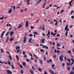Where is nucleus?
I'll return each instance as SVG.
<instances>
[{
  "mask_svg": "<svg viewBox=\"0 0 74 74\" xmlns=\"http://www.w3.org/2000/svg\"><path fill=\"white\" fill-rule=\"evenodd\" d=\"M63 57H64V56L62 55H61L60 57V60L61 62H62L63 61Z\"/></svg>",
  "mask_w": 74,
  "mask_h": 74,
  "instance_id": "nucleus-1",
  "label": "nucleus"
},
{
  "mask_svg": "<svg viewBox=\"0 0 74 74\" xmlns=\"http://www.w3.org/2000/svg\"><path fill=\"white\" fill-rule=\"evenodd\" d=\"M5 33V31H3L1 34V38H3V36H4V33Z\"/></svg>",
  "mask_w": 74,
  "mask_h": 74,
  "instance_id": "nucleus-2",
  "label": "nucleus"
},
{
  "mask_svg": "<svg viewBox=\"0 0 74 74\" xmlns=\"http://www.w3.org/2000/svg\"><path fill=\"white\" fill-rule=\"evenodd\" d=\"M29 26V22L27 21H26L25 23L26 27H28Z\"/></svg>",
  "mask_w": 74,
  "mask_h": 74,
  "instance_id": "nucleus-3",
  "label": "nucleus"
},
{
  "mask_svg": "<svg viewBox=\"0 0 74 74\" xmlns=\"http://www.w3.org/2000/svg\"><path fill=\"white\" fill-rule=\"evenodd\" d=\"M27 39V37H24V40L23 42L24 43H26V40Z\"/></svg>",
  "mask_w": 74,
  "mask_h": 74,
  "instance_id": "nucleus-4",
  "label": "nucleus"
},
{
  "mask_svg": "<svg viewBox=\"0 0 74 74\" xmlns=\"http://www.w3.org/2000/svg\"><path fill=\"white\" fill-rule=\"evenodd\" d=\"M6 71L7 73H8L9 74H11L12 73V72H11V71L8 70H7Z\"/></svg>",
  "mask_w": 74,
  "mask_h": 74,
  "instance_id": "nucleus-5",
  "label": "nucleus"
},
{
  "mask_svg": "<svg viewBox=\"0 0 74 74\" xmlns=\"http://www.w3.org/2000/svg\"><path fill=\"white\" fill-rule=\"evenodd\" d=\"M32 40V37L28 41V42L30 43V44L33 43V42L31 41V40Z\"/></svg>",
  "mask_w": 74,
  "mask_h": 74,
  "instance_id": "nucleus-6",
  "label": "nucleus"
},
{
  "mask_svg": "<svg viewBox=\"0 0 74 74\" xmlns=\"http://www.w3.org/2000/svg\"><path fill=\"white\" fill-rule=\"evenodd\" d=\"M29 72L31 74H34L33 71L32 69H29Z\"/></svg>",
  "mask_w": 74,
  "mask_h": 74,
  "instance_id": "nucleus-7",
  "label": "nucleus"
},
{
  "mask_svg": "<svg viewBox=\"0 0 74 74\" xmlns=\"http://www.w3.org/2000/svg\"><path fill=\"white\" fill-rule=\"evenodd\" d=\"M14 32H11L10 33V36H12L14 34Z\"/></svg>",
  "mask_w": 74,
  "mask_h": 74,
  "instance_id": "nucleus-8",
  "label": "nucleus"
},
{
  "mask_svg": "<svg viewBox=\"0 0 74 74\" xmlns=\"http://www.w3.org/2000/svg\"><path fill=\"white\" fill-rule=\"evenodd\" d=\"M42 48H46V49H48V47L46 45H45V46H44V45H43L42 46Z\"/></svg>",
  "mask_w": 74,
  "mask_h": 74,
  "instance_id": "nucleus-9",
  "label": "nucleus"
},
{
  "mask_svg": "<svg viewBox=\"0 0 74 74\" xmlns=\"http://www.w3.org/2000/svg\"><path fill=\"white\" fill-rule=\"evenodd\" d=\"M46 5V2H45L43 5V8H44V7H45V6Z\"/></svg>",
  "mask_w": 74,
  "mask_h": 74,
  "instance_id": "nucleus-10",
  "label": "nucleus"
},
{
  "mask_svg": "<svg viewBox=\"0 0 74 74\" xmlns=\"http://www.w3.org/2000/svg\"><path fill=\"white\" fill-rule=\"evenodd\" d=\"M8 57L9 59H10V60H12V57H11V55H9L8 56Z\"/></svg>",
  "mask_w": 74,
  "mask_h": 74,
  "instance_id": "nucleus-11",
  "label": "nucleus"
},
{
  "mask_svg": "<svg viewBox=\"0 0 74 74\" xmlns=\"http://www.w3.org/2000/svg\"><path fill=\"white\" fill-rule=\"evenodd\" d=\"M11 12H12V9L11 8L9 10L8 13V14H10L11 13Z\"/></svg>",
  "mask_w": 74,
  "mask_h": 74,
  "instance_id": "nucleus-12",
  "label": "nucleus"
},
{
  "mask_svg": "<svg viewBox=\"0 0 74 74\" xmlns=\"http://www.w3.org/2000/svg\"><path fill=\"white\" fill-rule=\"evenodd\" d=\"M47 36H48L49 35H50V32H49V31L48 30V32L47 33Z\"/></svg>",
  "mask_w": 74,
  "mask_h": 74,
  "instance_id": "nucleus-13",
  "label": "nucleus"
},
{
  "mask_svg": "<svg viewBox=\"0 0 74 74\" xmlns=\"http://www.w3.org/2000/svg\"><path fill=\"white\" fill-rule=\"evenodd\" d=\"M16 58L17 61H19V57L17 55L16 56Z\"/></svg>",
  "mask_w": 74,
  "mask_h": 74,
  "instance_id": "nucleus-14",
  "label": "nucleus"
},
{
  "mask_svg": "<svg viewBox=\"0 0 74 74\" xmlns=\"http://www.w3.org/2000/svg\"><path fill=\"white\" fill-rule=\"evenodd\" d=\"M45 41V39L44 38H43L42 41H41L42 42V43H44V41Z\"/></svg>",
  "mask_w": 74,
  "mask_h": 74,
  "instance_id": "nucleus-15",
  "label": "nucleus"
},
{
  "mask_svg": "<svg viewBox=\"0 0 74 74\" xmlns=\"http://www.w3.org/2000/svg\"><path fill=\"white\" fill-rule=\"evenodd\" d=\"M42 1V0H39V1H38L37 2V4H39L41 1Z\"/></svg>",
  "mask_w": 74,
  "mask_h": 74,
  "instance_id": "nucleus-16",
  "label": "nucleus"
},
{
  "mask_svg": "<svg viewBox=\"0 0 74 74\" xmlns=\"http://www.w3.org/2000/svg\"><path fill=\"white\" fill-rule=\"evenodd\" d=\"M38 70H39V71H40V72H41V71H42V69L40 68H38Z\"/></svg>",
  "mask_w": 74,
  "mask_h": 74,
  "instance_id": "nucleus-17",
  "label": "nucleus"
},
{
  "mask_svg": "<svg viewBox=\"0 0 74 74\" xmlns=\"http://www.w3.org/2000/svg\"><path fill=\"white\" fill-rule=\"evenodd\" d=\"M33 34L35 35H37L38 33L37 32H34L33 33Z\"/></svg>",
  "mask_w": 74,
  "mask_h": 74,
  "instance_id": "nucleus-18",
  "label": "nucleus"
},
{
  "mask_svg": "<svg viewBox=\"0 0 74 74\" xmlns=\"http://www.w3.org/2000/svg\"><path fill=\"white\" fill-rule=\"evenodd\" d=\"M12 40H14V38H10L9 39V41H12Z\"/></svg>",
  "mask_w": 74,
  "mask_h": 74,
  "instance_id": "nucleus-19",
  "label": "nucleus"
},
{
  "mask_svg": "<svg viewBox=\"0 0 74 74\" xmlns=\"http://www.w3.org/2000/svg\"><path fill=\"white\" fill-rule=\"evenodd\" d=\"M34 56L35 58L36 59H38V57L35 54H34Z\"/></svg>",
  "mask_w": 74,
  "mask_h": 74,
  "instance_id": "nucleus-20",
  "label": "nucleus"
},
{
  "mask_svg": "<svg viewBox=\"0 0 74 74\" xmlns=\"http://www.w3.org/2000/svg\"><path fill=\"white\" fill-rule=\"evenodd\" d=\"M43 58L44 60H45V61H46V60H47V58H46V57H45V56H44Z\"/></svg>",
  "mask_w": 74,
  "mask_h": 74,
  "instance_id": "nucleus-21",
  "label": "nucleus"
},
{
  "mask_svg": "<svg viewBox=\"0 0 74 74\" xmlns=\"http://www.w3.org/2000/svg\"><path fill=\"white\" fill-rule=\"evenodd\" d=\"M9 33H10V32H8L6 34L5 36H8V34H9Z\"/></svg>",
  "mask_w": 74,
  "mask_h": 74,
  "instance_id": "nucleus-22",
  "label": "nucleus"
},
{
  "mask_svg": "<svg viewBox=\"0 0 74 74\" xmlns=\"http://www.w3.org/2000/svg\"><path fill=\"white\" fill-rule=\"evenodd\" d=\"M26 63L25 62H24L23 63V65L24 66H26Z\"/></svg>",
  "mask_w": 74,
  "mask_h": 74,
  "instance_id": "nucleus-23",
  "label": "nucleus"
},
{
  "mask_svg": "<svg viewBox=\"0 0 74 74\" xmlns=\"http://www.w3.org/2000/svg\"><path fill=\"white\" fill-rule=\"evenodd\" d=\"M8 40H9V37H8L6 40V42H8Z\"/></svg>",
  "mask_w": 74,
  "mask_h": 74,
  "instance_id": "nucleus-24",
  "label": "nucleus"
},
{
  "mask_svg": "<svg viewBox=\"0 0 74 74\" xmlns=\"http://www.w3.org/2000/svg\"><path fill=\"white\" fill-rule=\"evenodd\" d=\"M57 47H60V44L59 43H58L56 45Z\"/></svg>",
  "mask_w": 74,
  "mask_h": 74,
  "instance_id": "nucleus-25",
  "label": "nucleus"
},
{
  "mask_svg": "<svg viewBox=\"0 0 74 74\" xmlns=\"http://www.w3.org/2000/svg\"><path fill=\"white\" fill-rule=\"evenodd\" d=\"M16 49H19L20 48V47L19 46H18L17 47L16 46Z\"/></svg>",
  "mask_w": 74,
  "mask_h": 74,
  "instance_id": "nucleus-26",
  "label": "nucleus"
},
{
  "mask_svg": "<svg viewBox=\"0 0 74 74\" xmlns=\"http://www.w3.org/2000/svg\"><path fill=\"white\" fill-rule=\"evenodd\" d=\"M69 74H74V72L71 71V72L69 73Z\"/></svg>",
  "mask_w": 74,
  "mask_h": 74,
  "instance_id": "nucleus-27",
  "label": "nucleus"
},
{
  "mask_svg": "<svg viewBox=\"0 0 74 74\" xmlns=\"http://www.w3.org/2000/svg\"><path fill=\"white\" fill-rule=\"evenodd\" d=\"M68 34V32L66 31V33H65V35H66V37L67 36Z\"/></svg>",
  "mask_w": 74,
  "mask_h": 74,
  "instance_id": "nucleus-28",
  "label": "nucleus"
},
{
  "mask_svg": "<svg viewBox=\"0 0 74 74\" xmlns=\"http://www.w3.org/2000/svg\"><path fill=\"white\" fill-rule=\"evenodd\" d=\"M57 53H60V50H58L57 51Z\"/></svg>",
  "mask_w": 74,
  "mask_h": 74,
  "instance_id": "nucleus-29",
  "label": "nucleus"
},
{
  "mask_svg": "<svg viewBox=\"0 0 74 74\" xmlns=\"http://www.w3.org/2000/svg\"><path fill=\"white\" fill-rule=\"evenodd\" d=\"M1 53H4V51H3V50L2 49H1Z\"/></svg>",
  "mask_w": 74,
  "mask_h": 74,
  "instance_id": "nucleus-30",
  "label": "nucleus"
},
{
  "mask_svg": "<svg viewBox=\"0 0 74 74\" xmlns=\"http://www.w3.org/2000/svg\"><path fill=\"white\" fill-rule=\"evenodd\" d=\"M40 62L41 63V64H42V60H40Z\"/></svg>",
  "mask_w": 74,
  "mask_h": 74,
  "instance_id": "nucleus-31",
  "label": "nucleus"
},
{
  "mask_svg": "<svg viewBox=\"0 0 74 74\" xmlns=\"http://www.w3.org/2000/svg\"><path fill=\"white\" fill-rule=\"evenodd\" d=\"M67 60L69 62H70V58H67Z\"/></svg>",
  "mask_w": 74,
  "mask_h": 74,
  "instance_id": "nucleus-32",
  "label": "nucleus"
},
{
  "mask_svg": "<svg viewBox=\"0 0 74 74\" xmlns=\"http://www.w3.org/2000/svg\"><path fill=\"white\" fill-rule=\"evenodd\" d=\"M53 58H56V55H53Z\"/></svg>",
  "mask_w": 74,
  "mask_h": 74,
  "instance_id": "nucleus-33",
  "label": "nucleus"
},
{
  "mask_svg": "<svg viewBox=\"0 0 74 74\" xmlns=\"http://www.w3.org/2000/svg\"><path fill=\"white\" fill-rule=\"evenodd\" d=\"M4 17H1L0 18V20L1 19V20H3V19H4Z\"/></svg>",
  "mask_w": 74,
  "mask_h": 74,
  "instance_id": "nucleus-34",
  "label": "nucleus"
},
{
  "mask_svg": "<svg viewBox=\"0 0 74 74\" xmlns=\"http://www.w3.org/2000/svg\"><path fill=\"white\" fill-rule=\"evenodd\" d=\"M58 22L57 21H56V22L55 24V26H57V25H58Z\"/></svg>",
  "mask_w": 74,
  "mask_h": 74,
  "instance_id": "nucleus-35",
  "label": "nucleus"
},
{
  "mask_svg": "<svg viewBox=\"0 0 74 74\" xmlns=\"http://www.w3.org/2000/svg\"><path fill=\"white\" fill-rule=\"evenodd\" d=\"M23 70L22 69L21 70V74H23Z\"/></svg>",
  "mask_w": 74,
  "mask_h": 74,
  "instance_id": "nucleus-36",
  "label": "nucleus"
},
{
  "mask_svg": "<svg viewBox=\"0 0 74 74\" xmlns=\"http://www.w3.org/2000/svg\"><path fill=\"white\" fill-rule=\"evenodd\" d=\"M73 12H74V10H72V11L71 12V15H72L73 13Z\"/></svg>",
  "mask_w": 74,
  "mask_h": 74,
  "instance_id": "nucleus-37",
  "label": "nucleus"
},
{
  "mask_svg": "<svg viewBox=\"0 0 74 74\" xmlns=\"http://www.w3.org/2000/svg\"><path fill=\"white\" fill-rule=\"evenodd\" d=\"M33 34H31L29 35V37H33Z\"/></svg>",
  "mask_w": 74,
  "mask_h": 74,
  "instance_id": "nucleus-38",
  "label": "nucleus"
},
{
  "mask_svg": "<svg viewBox=\"0 0 74 74\" xmlns=\"http://www.w3.org/2000/svg\"><path fill=\"white\" fill-rule=\"evenodd\" d=\"M40 52H44V51L43 49H41L40 50Z\"/></svg>",
  "mask_w": 74,
  "mask_h": 74,
  "instance_id": "nucleus-39",
  "label": "nucleus"
},
{
  "mask_svg": "<svg viewBox=\"0 0 74 74\" xmlns=\"http://www.w3.org/2000/svg\"><path fill=\"white\" fill-rule=\"evenodd\" d=\"M68 70H69L70 69V67L68 66L67 68Z\"/></svg>",
  "mask_w": 74,
  "mask_h": 74,
  "instance_id": "nucleus-40",
  "label": "nucleus"
},
{
  "mask_svg": "<svg viewBox=\"0 0 74 74\" xmlns=\"http://www.w3.org/2000/svg\"><path fill=\"white\" fill-rule=\"evenodd\" d=\"M8 64H9V65H11V62L8 61Z\"/></svg>",
  "mask_w": 74,
  "mask_h": 74,
  "instance_id": "nucleus-41",
  "label": "nucleus"
},
{
  "mask_svg": "<svg viewBox=\"0 0 74 74\" xmlns=\"http://www.w3.org/2000/svg\"><path fill=\"white\" fill-rule=\"evenodd\" d=\"M23 55H25V54H26V53L24 51H23Z\"/></svg>",
  "mask_w": 74,
  "mask_h": 74,
  "instance_id": "nucleus-42",
  "label": "nucleus"
},
{
  "mask_svg": "<svg viewBox=\"0 0 74 74\" xmlns=\"http://www.w3.org/2000/svg\"><path fill=\"white\" fill-rule=\"evenodd\" d=\"M32 69H33L34 70V71H36V69H35V68H34V66H32Z\"/></svg>",
  "mask_w": 74,
  "mask_h": 74,
  "instance_id": "nucleus-43",
  "label": "nucleus"
},
{
  "mask_svg": "<svg viewBox=\"0 0 74 74\" xmlns=\"http://www.w3.org/2000/svg\"><path fill=\"white\" fill-rule=\"evenodd\" d=\"M73 0H72L71 1H70L69 3L71 4V3L72 2H73Z\"/></svg>",
  "mask_w": 74,
  "mask_h": 74,
  "instance_id": "nucleus-44",
  "label": "nucleus"
},
{
  "mask_svg": "<svg viewBox=\"0 0 74 74\" xmlns=\"http://www.w3.org/2000/svg\"><path fill=\"white\" fill-rule=\"evenodd\" d=\"M50 73H53V71H52V70H50L49 71Z\"/></svg>",
  "mask_w": 74,
  "mask_h": 74,
  "instance_id": "nucleus-45",
  "label": "nucleus"
},
{
  "mask_svg": "<svg viewBox=\"0 0 74 74\" xmlns=\"http://www.w3.org/2000/svg\"><path fill=\"white\" fill-rule=\"evenodd\" d=\"M56 33H54V34H53V37H55V35H56Z\"/></svg>",
  "mask_w": 74,
  "mask_h": 74,
  "instance_id": "nucleus-46",
  "label": "nucleus"
},
{
  "mask_svg": "<svg viewBox=\"0 0 74 74\" xmlns=\"http://www.w3.org/2000/svg\"><path fill=\"white\" fill-rule=\"evenodd\" d=\"M12 28V27H11L9 29V30H11Z\"/></svg>",
  "mask_w": 74,
  "mask_h": 74,
  "instance_id": "nucleus-47",
  "label": "nucleus"
},
{
  "mask_svg": "<svg viewBox=\"0 0 74 74\" xmlns=\"http://www.w3.org/2000/svg\"><path fill=\"white\" fill-rule=\"evenodd\" d=\"M50 24H53V21H51L50 23Z\"/></svg>",
  "mask_w": 74,
  "mask_h": 74,
  "instance_id": "nucleus-48",
  "label": "nucleus"
},
{
  "mask_svg": "<svg viewBox=\"0 0 74 74\" xmlns=\"http://www.w3.org/2000/svg\"><path fill=\"white\" fill-rule=\"evenodd\" d=\"M44 26L42 28V29L43 31H44V30H45V29H44Z\"/></svg>",
  "mask_w": 74,
  "mask_h": 74,
  "instance_id": "nucleus-49",
  "label": "nucleus"
},
{
  "mask_svg": "<svg viewBox=\"0 0 74 74\" xmlns=\"http://www.w3.org/2000/svg\"><path fill=\"white\" fill-rule=\"evenodd\" d=\"M12 69H14V65L13 64H12Z\"/></svg>",
  "mask_w": 74,
  "mask_h": 74,
  "instance_id": "nucleus-50",
  "label": "nucleus"
},
{
  "mask_svg": "<svg viewBox=\"0 0 74 74\" xmlns=\"http://www.w3.org/2000/svg\"><path fill=\"white\" fill-rule=\"evenodd\" d=\"M55 67V65H54V64H52V67L53 68V67Z\"/></svg>",
  "mask_w": 74,
  "mask_h": 74,
  "instance_id": "nucleus-51",
  "label": "nucleus"
},
{
  "mask_svg": "<svg viewBox=\"0 0 74 74\" xmlns=\"http://www.w3.org/2000/svg\"><path fill=\"white\" fill-rule=\"evenodd\" d=\"M67 29H68V27H65L64 29V30H66Z\"/></svg>",
  "mask_w": 74,
  "mask_h": 74,
  "instance_id": "nucleus-52",
  "label": "nucleus"
},
{
  "mask_svg": "<svg viewBox=\"0 0 74 74\" xmlns=\"http://www.w3.org/2000/svg\"><path fill=\"white\" fill-rule=\"evenodd\" d=\"M31 29H34V27L31 26Z\"/></svg>",
  "mask_w": 74,
  "mask_h": 74,
  "instance_id": "nucleus-53",
  "label": "nucleus"
},
{
  "mask_svg": "<svg viewBox=\"0 0 74 74\" xmlns=\"http://www.w3.org/2000/svg\"><path fill=\"white\" fill-rule=\"evenodd\" d=\"M20 66L21 69H23V66H22V65L21 64Z\"/></svg>",
  "mask_w": 74,
  "mask_h": 74,
  "instance_id": "nucleus-54",
  "label": "nucleus"
},
{
  "mask_svg": "<svg viewBox=\"0 0 74 74\" xmlns=\"http://www.w3.org/2000/svg\"><path fill=\"white\" fill-rule=\"evenodd\" d=\"M27 61V62H30V60H29V59H26Z\"/></svg>",
  "mask_w": 74,
  "mask_h": 74,
  "instance_id": "nucleus-55",
  "label": "nucleus"
},
{
  "mask_svg": "<svg viewBox=\"0 0 74 74\" xmlns=\"http://www.w3.org/2000/svg\"><path fill=\"white\" fill-rule=\"evenodd\" d=\"M66 64L67 66H69V65H70V64L69 63H67Z\"/></svg>",
  "mask_w": 74,
  "mask_h": 74,
  "instance_id": "nucleus-56",
  "label": "nucleus"
},
{
  "mask_svg": "<svg viewBox=\"0 0 74 74\" xmlns=\"http://www.w3.org/2000/svg\"><path fill=\"white\" fill-rule=\"evenodd\" d=\"M0 63H1V64H4V63H3L2 61H0Z\"/></svg>",
  "mask_w": 74,
  "mask_h": 74,
  "instance_id": "nucleus-57",
  "label": "nucleus"
},
{
  "mask_svg": "<svg viewBox=\"0 0 74 74\" xmlns=\"http://www.w3.org/2000/svg\"><path fill=\"white\" fill-rule=\"evenodd\" d=\"M64 11V10H62L61 11V13H62Z\"/></svg>",
  "mask_w": 74,
  "mask_h": 74,
  "instance_id": "nucleus-58",
  "label": "nucleus"
},
{
  "mask_svg": "<svg viewBox=\"0 0 74 74\" xmlns=\"http://www.w3.org/2000/svg\"><path fill=\"white\" fill-rule=\"evenodd\" d=\"M71 52V51L69 50L68 51V53H70Z\"/></svg>",
  "mask_w": 74,
  "mask_h": 74,
  "instance_id": "nucleus-59",
  "label": "nucleus"
},
{
  "mask_svg": "<svg viewBox=\"0 0 74 74\" xmlns=\"http://www.w3.org/2000/svg\"><path fill=\"white\" fill-rule=\"evenodd\" d=\"M49 44H52V42L49 41Z\"/></svg>",
  "mask_w": 74,
  "mask_h": 74,
  "instance_id": "nucleus-60",
  "label": "nucleus"
},
{
  "mask_svg": "<svg viewBox=\"0 0 74 74\" xmlns=\"http://www.w3.org/2000/svg\"><path fill=\"white\" fill-rule=\"evenodd\" d=\"M74 16H71V18L72 19H74Z\"/></svg>",
  "mask_w": 74,
  "mask_h": 74,
  "instance_id": "nucleus-61",
  "label": "nucleus"
},
{
  "mask_svg": "<svg viewBox=\"0 0 74 74\" xmlns=\"http://www.w3.org/2000/svg\"><path fill=\"white\" fill-rule=\"evenodd\" d=\"M68 31H69V28H68L66 29V32H68Z\"/></svg>",
  "mask_w": 74,
  "mask_h": 74,
  "instance_id": "nucleus-62",
  "label": "nucleus"
},
{
  "mask_svg": "<svg viewBox=\"0 0 74 74\" xmlns=\"http://www.w3.org/2000/svg\"><path fill=\"white\" fill-rule=\"evenodd\" d=\"M41 28H42V27L41 26H40L39 27V29H40V30H41Z\"/></svg>",
  "mask_w": 74,
  "mask_h": 74,
  "instance_id": "nucleus-63",
  "label": "nucleus"
},
{
  "mask_svg": "<svg viewBox=\"0 0 74 74\" xmlns=\"http://www.w3.org/2000/svg\"><path fill=\"white\" fill-rule=\"evenodd\" d=\"M15 6H13V10H15Z\"/></svg>",
  "mask_w": 74,
  "mask_h": 74,
  "instance_id": "nucleus-64",
  "label": "nucleus"
}]
</instances>
